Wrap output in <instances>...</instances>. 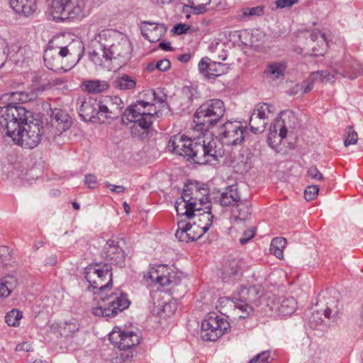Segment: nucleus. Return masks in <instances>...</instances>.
Returning a JSON list of instances; mask_svg holds the SVG:
<instances>
[{"label":"nucleus","mask_w":363,"mask_h":363,"mask_svg":"<svg viewBox=\"0 0 363 363\" xmlns=\"http://www.w3.org/2000/svg\"><path fill=\"white\" fill-rule=\"evenodd\" d=\"M167 147L172 152L200 164H216L224 154L221 145L210 132H200L191 138L174 135L170 138Z\"/></svg>","instance_id":"nucleus-1"},{"label":"nucleus","mask_w":363,"mask_h":363,"mask_svg":"<svg viewBox=\"0 0 363 363\" xmlns=\"http://www.w3.org/2000/svg\"><path fill=\"white\" fill-rule=\"evenodd\" d=\"M89 57L96 65H101L103 60H118L125 63L130 58L131 45L127 38L111 30H104L90 42Z\"/></svg>","instance_id":"nucleus-2"},{"label":"nucleus","mask_w":363,"mask_h":363,"mask_svg":"<svg viewBox=\"0 0 363 363\" xmlns=\"http://www.w3.org/2000/svg\"><path fill=\"white\" fill-rule=\"evenodd\" d=\"M225 108L223 101L213 99L202 104L194 113L195 132H209L224 116Z\"/></svg>","instance_id":"nucleus-3"},{"label":"nucleus","mask_w":363,"mask_h":363,"mask_svg":"<svg viewBox=\"0 0 363 363\" xmlns=\"http://www.w3.org/2000/svg\"><path fill=\"white\" fill-rule=\"evenodd\" d=\"M33 113L21 106L9 103L0 107V125L6 130L8 136H13V133L33 119Z\"/></svg>","instance_id":"nucleus-4"},{"label":"nucleus","mask_w":363,"mask_h":363,"mask_svg":"<svg viewBox=\"0 0 363 363\" xmlns=\"http://www.w3.org/2000/svg\"><path fill=\"white\" fill-rule=\"evenodd\" d=\"M69 48L70 45L58 46L55 40H50L44 52L45 65L56 72H65L69 70L72 67V64L69 63V60L72 55Z\"/></svg>","instance_id":"nucleus-5"},{"label":"nucleus","mask_w":363,"mask_h":363,"mask_svg":"<svg viewBox=\"0 0 363 363\" xmlns=\"http://www.w3.org/2000/svg\"><path fill=\"white\" fill-rule=\"evenodd\" d=\"M44 129L42 122L38 119H31L23 126L13 133V136H9L16 144L27 149H33L38 146L42 140Z\"/></svg>","instance_id":"nucleus-6"},{"label":"nucleus","mask_w":363,"mask_h":363,"mask_svg":"<svg viewBox=\"0 0 363 363\" xmlns=\"http://www.w3.org/2000/svg\"><path fill=\"white\" fill-rule=\"evenodd\" d=\"M101 299L99 306L93 308V313L96 316L114 317L130 303L127 294L123 292L112 293Z\"/></svg>","instance_id":"nucleus-7"},{"label":"nucleus","mask_w":363,"mask_h":363,"mask_svg":"<svg viewBox=\"0 0 363 363\" xmlns=\"http://www.w3.org/2000/svg\"><path fill=\"white\" fill-rule=\"evenodd\" d=\"M264 295V288L260 284L247 286L242 285L233 293V298L238 301V308L247 315L251 313L254 306H259Z\"/></svg>","instance_id":"nucleus-8"},{"label":"nucleus","mask_w":363,"mask_h":363,"mask_svg":"<svg viewBox=\"0 0 363 363\" xmlns=\"http://www.w3.org/2000/svg\"><path fill=\"white\" fill-rule=\"evenodd\" d=\"M112 267L109 264L95 263L85 269V279L89 287L102 293L112 285Z\"/></svg>","instance_id":"nucleus-9"},{"label":"nucleus","mask_w":363,"mask_h":363,"mask_svg":"<svg viewBox=\"0 0 363 363\" xmlns=\"http://www.w3.org/2000/svg\"><path fill=\"white\" fill-rule=\"evenodd\" d=\"M229 328L230 324L225 318L211 313L201 323V337L204 341H216Z\"/></svg>","instance_id":"nucleus-10"},{"label":"nucleus","mask_w":363,"mask_h":363,"mask_svg":"<svg viewBox=\"0 0 363 363\" xmlns=\"http://www.w3.org/2000/svg\"><path fill=\"white\" fill-rule=\"evenodd\" d=\"M246 128L239 121H228L220 125L218 130V138H215L223 146L240 145L245 139ZM223 149V147H222Z\"/></svg>","instance_id":"nucleus-11"},{"label":"nucleus","mask_w":363,"mask_h":363,"mask_svg":"<svg viewBox=\"0 0 363 363\" xmlns=\"http://www.w3.org/2000/svg\"><path fill=\"white\" fill-rule=\"evenodd\" d=\"M157 114L153 104L144 101H138L128 106L123 113L122 121L143 119L152 121L154 115Z\"/></svg>","instance_id":"nucleus-12"},{"label":"nucleus","mask_w":363,"mask_h":363,"mask_svg":"<svg viewBox=\"0 0 363 363\" xmlns=\"http://www.w3.org/2000/svg\"><path fill=\"white\" fill-rule=\"evenodd\" d=\"M121 243L118 238L109 239L104 247L102 256L111 264L123 267L125 264L126 254Z\"/></svg>","instance_id":"nucleus-13"},{"label":"nucleus","mask_w":363,"mask_h":363,"mask_svg":"<svg viewBox=\"0 0 363 363\" xmlns=\"http://www.w3.org/2000/svg\"><path fill=\"white\" fill-rule=\"evenodd\" d=\"M109 340L121 350H128L139 345L141 337L138 333L133 331L114 329L109 334Z\"/></svg>","instance_id":"nucleus-14"},{"label":"nucleus","mask_w":363,"mask_h":363,"mask_svg":"<svg viewBox=\"0 0 363 363\" xmlns=\"http://www.w3.org/2000/svg\"><path fill=\"white\" fill-rule=\"evenodd\" d=\"M177 227L175 236L181 242L194 241L204 234V231L201 230V227H198L194 223L191 224L186 220H178Z\"/></svg>","instance_id":"nucleus-15"},{"label":"nucleus","mask_w":363,"mask_h":363,"mask_svg":"<svg viewBox=\"0 0 363 363\" xmlns=\"http://www.w3.org/2000/svg\"><path fill=\"white\" fill-rule=\"evenodd\" d=\"M77 104L79 116L85 121L97 122L99 101L90 96H80L77 99Z\"/></svg>","instance_id":"nucleus-16"},{"label":"nucleus","mask_w":363,"mask_h":363,"mask_svg":"<svg viewBox=\"0 0 363 363\" xmlns=\"http://www.w3.org/2000/svg\"><path fill=\"white\" fill-rule=\"evenodd\" d=\"M357 66V62L350 56L342 64L335 63L328 70L334 74L335 79L338 77L354 79L358 76Z\"/></svg>","instance_id":"nucleus-17"},{"label":"nucleus","mask_w":363,"mask_h":363,"mask_svg":"<svg viewBox=\"0 0 363 363\" xmlns=\"http://www.w3.org/2000/svg\"><path fill=\"white\" fill-rule=\"evenodd\" d=\"M185 197L187 198L191 203H195V210L197 212L201 211L202 206L206 204L208 199V190L206 188H201L197 184H190L185 185L184 189Z\"/></svg>","instance_id":"nucleus-18"},{"label":"nucleus","mask_w":363,"mask_h":363,"mask_svg":"<svg viewBox=\"0 0 363 363\" xmlns=\"http://www.w3.org/2000/svg\"><path fill=\"white\" fill-rule=\"evenodd\" d=\"M140 28L142 35L151 43L159 41L167 31L164 24L150 21H143Z\"/></svg>","instance_id":"nucleus-19"},{"label":"nucleus","mask_w":363,"mask_h":363,"mask_svg":"<svg viewBox=\"0 0 363 363\" xmlns=\"http://www.w3.org/2000/svg\"><path fill=\"white\" fill-rule=\"evenodd\" d=\"M91 8V0H71L67 19L80 21L90 14Z\"/></svg>","instance_id":"nucleus-20"},{"label":"nucleus","mask_w":363,"mask_h":363,"mask_svg":"<svg viewBox=\"0 0 363 363\" xmlns=\"http://www.w3.org/2000/svg\"><path fill=\"white\" fill-rule=\"evenodd\" d=\"M199 69L203 75L210 78L223 74L225 72V65L206 57L200 60Z\"/></svg>","instance_id":"nucleus-21"},{"label":"nucleus","mask_w":363,"mask_h":363,"mask_svg":"<svg viewBox=\"0 0 363 363\" xmlns=\"http://www.w3.org/2000/svg\"><path fill=\"white\" fill-rule=\"evenodd\" d=\"M10 7L17 15L30 17L37 11V0H9Z\"/></svg>","instance_id":"nucleus-22"},{"label":"nucleus","mask_w":363,"mask_h":363,"mask_svg":"<svg viewBox=\"0 0 363 363\" xmlns=\"http://www.w3.org/2000/svg\"><path fill=\"white\" fill-rule=\"evenodd\" d=\"M171 268L165 264L158 265L156 268H152L150 272L144 275L146 280L150 279L152 281L161 285L168 286V276Z\"/></svg>","instance_id":"nucleus-23"},{"label":"nucleus","mask_w":363,"mask_h":363,"mask_svg":"<svg viewBox=\"0 0 363 363\" xmlns=\"http://www.w3.org/2000/svg\"><path fill=\"white\" fill-rule=\"evenodd\" d=\"M53 18L65 21L67 19L71 0H47Z\"/></svg>","instance_id":"nucleus-24"},{"label":"nucleus","mask_w":363,"mask_h":363,"mask_svg":"<svg viewBox=\"0 0 363 363\" xmlns=\"http://www.w3.org/2000/svg\"><path fill=\"white\" fill-rule=\"evenodd\" d=\"M310 39L312 42L311 45L312 52L314 56L323 55L328 47V40L325 33H322L318 30H314L310 33Z\"/></svg>","instance_id":"nucleus-25"},{"label":"nucleus","mask_w":363,"mask_h":363,"mask_svg":"<svg viewBox=\"0 0 363 363\" xmlns=\"http://www.w3.org/2000/svg\"><path fill=\"white\" fill-rule=\"evenodd\" d=\"M175 209L178 216L182 217L185 216L184 220H190L196 215L195 203H191L189 200L185 197V194L183 192L182 196L178 199L175 202Z\"/></svg>","instance_id":"nucleus-26"},{"label":"nucleus","mask_w":363,"mask_h":363,"mask_svg":"<svg viewBox=\"0 0 363 363\" xmlns=\"http://www.w3.org/2000/svg\"><path fill=\"white\" fill-rule=\"evenodd\" d=\"M143 121V119H137L133 121H128L129 122H133V124L130 127V133L131 135L133 138L143 140L147 137L148 132L152 126V121L147 120Z\"/></svg>","instance_id":"nucleus-27"},{"label":"nucleus","mask_w":363,"mask_h":363,"mask_svg":"<svg viewBox=\"0 0 363 363\" xmlns=\"http://www.w3.org/2000/svg\"><path fill=\"white\" fill-rule=\"evenodd\" d=\"M310 80L311 82H308L304 86V94H306L313 89L314 82H320L322 83H333L335 82V76L328 70L317 71L312 72L310 74Z\"/></svg>","instance_id":"nucleus-28"},{"label":"nucleus","mask_w":363,"mask_h":363,"mask_svg":"<svg viewBox=\"0 0 363 363\" xmlns=\"http://www.w3.org/2000/svg\"><path fill=\"white\" fill-rule=\"evenodd\" d=\"M205 209L206 211L203 209V211L202 213L201 211L196 212V215H194L192 218L195 219L194 223L198 225V227H201V230L204 231V233H206L211 226L214 218L209 206H206Z\"/></svg>","instance_id":"nucleus-29"},{"label":"nucleus","mask_w":363,"mask_h":363,"mask_svg":"<svg viewBox=\"0 0 363 363\" xmlns=\"http://www.w3.org/2000/svg\"><path fill=\"white\" fill-rule=\"evenodd\" d=\"M286 68L287 64L285 61L273 62L267 65L264 74L272 80L283 79Z\"/></svg>","instance_id":"nucleus-30"},{"label":"nucleus","mask_w":363,"mask_h":363,"mask_svg":"<svg viewBox=\"0 0 363 363\" xmlns=\"http://www.w3.org/2000/svg\"><path fill=\"white\" fill-rule=\"evenodd\" d=\"M265 7L259 5L255 7H242L239 9L235 18L240 21H249L255 17H260L264 15Z\"/></svg>","instance_id":"nucleus-31"},{"label":"nucleus","mask_w":363,"mask_h":363,"mask_svg":"<svg viewBox=\"0 0 363 363\" xmlns=\"http://www.w3.org/2000/svg\"><path fill=\"white\" fill-rule=\"evenodd\" d=\"M240 199L237 188L235 186H229L220 194L219 203L222 206H229L238 203Z\"/></svg>","instance_id":"nucleus-32"},{"label":"nucleus","mask_w":363,"mask_h":363,"mask_svg":"<svg viewBox=\"0 0 363 363\" xmlns=\"http://www.w3.org/2000/svg\"><path fill=\"white\" fill-rule=\"evenodd\" d=\"M112 85L120 90L133 89L136 86V79L128 74H123L114 79Z\"/></svg>","instance_id":"nucleus-33"},{"label":"nucleus","mask_w":363,"mask_h":363,"mask_svg":"<svg viewBox=\"0 0 363 363\" xmlns=\"http://www.w3.org/2000/svg\"><path fill=\"white\" fill-rule=\"evenodd\" d=\"M17 279L11 275L0 279V297H8L12 290L17 286Z\"/></svg>","instance_id":"nucleus-34"},{"label":"nucleus","mask_w":363,"mask_h":363,"mask_svg":"<svg viewBox=\"0 0 363 363\" xmlns=\"http://www.w3.org/2000/svg\"><path fill=\"white\" fill-rule=\"evenodd\" d=\"M104 100L112 111L111 117L117 118L121 114L124 106V104L121 99L117 96H106L104 98Z\"/></svg>","instance_id":"nucleus-35"},{"label":"nucleus","mask_w":363,"mask_h":363,"mask_svg":"<svg viewBox=\"0 0 363 363\" xmlns=\"http://www.w3.org/2000/svg\"><path fill=\"white\" fill-rule=\"evenodd\" d=\"M84 89L89 93H101L108 88V84L106 81L90 80L85 81L82 84Z\"/></svg>","instance_id":"nucleus-36"},{"label":"nucleus","mask_w":363,"mask_h":363,"mask_svg":"<svg viewBox=\"0 0 363 363\" xmlns=\"http://www.w3.org/2000/svg\"><path fill=\"white\" fill-rule=\"evenodd\" d=\"M297 303L293 297L284 298L280 303L278 312L281 315L292 314L296 308Z\"/></svg>","instance_id":"nucleus-37"},{"label":"nucleus","mask_w":363,"mask_h":363,"mask_svg":"<svg viewBox=\"0 0 363 363\" xmlns=\"http://www.w3.org/2000/svg\"><path fill=\"white\" fill-rule=\"evenodd\" d=\"M286 244V240L284 238L277 237L272 239L270 245V253L275 255L277 258L283 257V250Z\"/></svg>","instance_id":"nucleus-38"},{"label":"nucleus","mask_w":363,"mask_h":363,"mask_svg":"<svg viewBox=\"0 0 363 363\" xmlns=\"http://www.w3.org/2000/svg\"><path fill=\"white\" fill-rule=\"evenodd\" d=\"M250 207L246 203H238L233 210L235 220H245L250 215Z\"/></svg>","instance_id":"nucleus-39"},{"label":"nucleus","mask_w":363,"mask_h":363,"mask_svg":"<svg viewBox=\"0 0 363 363\" xmlns=\"http://www.w3.org/2000/svg\"><path fill=\"white\" fill-rule=\"evenodd\" d=\"M11 102L26 103L35 100L37 93L33 91H16L11 94Z\"/></svg>","instance_id":"nucleus-40"},{"label":"nucleus","mask_w":363,"mask_h":363,"mask_svg":"<svg viewBox=\"0 0 363 363\" xmlns=\"http://www.w3.org/2000/svg\"><path fill=\"white\" fill-rule=\"evenodd\" d=\"M51 122H56L58 124H63L62 128L65 130L71 123L69 116L60 109H55L51 115Z\"/></svg>","instance_id":"nucleus-41"},{"label":"nucleus","mask_w":363,"mask_h":363,"mask_svg":"<svg viewBox=\"0 0 363 363\" xmlns=\"http://www.w3.org/2000/svg\"><path fill=\"white\" fill-rule=\"evenodd\" d=\"M112 111L110 109V107L107 104H106V101L104 99L101 101H99V109H98V115H97V122L104 123V119H116L115 118H112Z\"/></svg>","instance_id":"nucleus-42"},{"label":"nucleus","mask_w":363,"mask_h":363,"mask_svg":"<svg viewBox=\"0 0 363 363\" xmlns=\"http://www.w3.org/2000/svg\"><path fill=\"white\" fill-rule=\"evenodd\" d=\"M269 132L279 133L278 138H280L279 141H281L286 138L287 133L285 119L279 120L273 125H271Z\"/></svg>","instance_id":"nucleus-43"},{"label":"nucleus","mask_w":363,"mask_h":363,"mask_svg":"<svg viewBox=\"0 0 363 363\" xmlns=\"http://www.w3.org/2000/svg\"><path fill=\"white\" fill-rule=\"evenodd\" d=\"M22 312L18 309H13L9 311L5 315V321L12 327H16L19 325L20 320L22 318Z\"/></svg>","instance_id":"nucleus-44"},{"label":"nucleus","mask_w":363,"mask_h":363,"mask_svg":"<svg viewBox=\"0 0 363 363\" xmlns=\"http://www.w3.org/2000/svg\"><path fill=\"white\" fill-rule=\"evenodd\" d=\"M271 106L267 104H257L251 116H257L258 118L264 119V121H267V118H268L267 113L272 112Z\"/></svg>","instance_id":"nucleus-45"},{"label":"nucleus","mask_w":363,"mask_h":363,"mask_svg":"<svg viewBox=\"0 0 363 363\" xmlns=\"http://www.w3.org/2000/svg\"><path fill=\"white\" fill-rule=\"evenodd\" d=\"M238 304V301L233 298V296L231 298L228 297H220L218 301L216 308H218L221 313L224 314L226 312L225 308L234 307L238 308V306H235Z\"/></svg>","instance_id":"nucleus-46"},{"label":"nucleus","mask_w":363,"mask_h":363,"mask_svg":"<svg viewBox=\"0 0 363 363\" xmlns=\"http://www.w3.org/2000/svg\"><path fill=\"white\" fill-rule=\"evenodd\" d=\"M249 124L252 131L257 134L264 130L267 121H264V119L258 118L257 116H251Z\"/></svg>","instance_id":"nucleus-47"},{"label":"nucleus","mask_w":363,"mask_h":363,"mask_svg":"<svg viewBox=\"0 0 363 363\" xmlns=\"http://www.w3.org/2000/svg\"><path fill=\"white\" fill-rule=\"evenodd\" d=\"M207 0H189L190 7L196 14H201L208 11Z\"/></svg>","instance_id":"nucleus-48"},{"label":"nucleus","mask_w":363,"mask_h":363,"mask_svg":"<svg viewBox=\"0 0 363 363\" xmlns=\"http://www.w3.org/2000/svg\"><path fill=\"white\" fill-rule=\"evenodd\" d=\"M11 260L10 248L6 246H0V269L9 264Z\"/></svg>","instance_id":"nucleus-49"},{"label":"nucleus","mask_w":363,"mask_h":363,"mask_svg":"<svg viewBox=\"0 0 363 363\" xmlns=\"http://www.w3.org/2000/svg\"><path fill=\"white\" fill-rule=\"evenodd\" d=\"M240 269L239 262L237 260L230 261L228 264L224 267L223 274L226 276H234L236 275Z\"/></svg>","instance_id":"nucleus-50"},{"label":"nucleus","mask_w":363,"mask_h":363,"mask_svg":"<svg viewBox=\"0 0 363 363\" xmlns=\"http://www.w3.org/2000/svg\"><path fill=\"white\" fill-rule=\"evenodd\" d=\"M206 3L208 11H222L224 10L226 6L225 0H207Z\"/></svg>","instance_id":"nucleus-51"},{"label":"nucleus","mask_w":363,"mask_h":363,"mask_svg":"<svg viewBox=\"0 0 363 363\" xmlns=\"http://www.w3.org/2000/svg\"><path fill=\"white\" fill-rule=\"evenodd\" d=\"M78 329V325L76 323L65 322L64 326L60 328V333L67 337L77 331Z\"/></svg>","instance_id":"nucleus-52"},{"label":"nucleus","mask_w":363,"mask_h":363,"mask_svg":"<svg viewBox=\"0 0 363 363\" xmlns=\"http://www.w3.org/2000/svg\"><path fill=\"white\" fill-rule=\"evenodd\" d=\"M319 191V188L316 185L308 186L305 191L304 196L307 201H311L316 198Z\"/></svg>","instance_id":"nucleus-53"},{"label":"nucleus","mask_w":363,"mask_h":363,"mask_svg":"<svg viewBox=\"0 0 363 363\" xmlns=\"http://www.w3.org/2000/svg\"><path fill=\"white\" fill-rule=\"evenodd\" d=\"M269 358V352L264 351L258 354L252 358L249 363H270L268 359Z\"/></svg>","instance_id":"nucleus-54"},{"label":"nucleus","mask_w":363,"mask_h":363,"mask_svg":"<svg viewBox=\"0 0 363 363\" xmlns=\"http://www.w3.org/2000/svg\"><path fill=\"white\" fill-rule=\"evenodd\" d=\"M255 235V228H250V229L243 232L242 236L240 238V243L241 245H245L248 241L253 238Z\"/></svg>","instance_id":"nucleus-55"},{"label":"nucleus","mask_w":363,"mask_h":363,"mask_svg":"<svg viewBox=\"0 0 363 363\" xmlns=\"http://www.w3.org/2000/svg\"><path fill=\"white\" fill-rule=\"evenodd\" d=\"M357 140V133L354 130H353L352 127H350L349 130L347 132V136L345 140V145L348 146L350 145L356 144Z\"/></svg>","instance_id":"nucleus-56"},{"label":"nucleus","mask_w":363,"mask_h":363,"mask_svg":"<svg viewBox=\"0 0 363 363\" xmlns=\"http://www.w3.org/2000/svg\"><path fill=\"white\" fill-rule=\"evenodd\" d=\"M307 175L312 179L322 181L323 176L315 166H311L307 171Z\"/></svg>","instance_id":"nucleus-57"},{"label":"nucleus","mask_w":363,"mask_h":363,"mask_svg":"<svg viewBox=\"0 0 363 363\" xmlns=\"http://www.w3.org/2000/svg\"><path fill=\"white\" fill-rule=\"evenodd\" d=\"M167 279H169L167 281L168 286H172V287L177 286L181 281V276L172 269Z\"/></svg>","instance_id":"nucleus-58"},{"label":"nucleus","mask_w":363,"mask_h":363,"mask_svg":"<svg viewBox=\"0 0 363 363\" xmlns=\"http://www.w3.org/2000/svg\"><path fill=\"white\" fill-rule=\"evenodd\" d=\"M339 313L337 307L334 306H328L324 311V315L325 318L330 319L335 318Z\"/></svg>","instance_id":"nucleus-59"},{"label":"nucleus","mask_w":363,"mask_h":363,"mask_svg":"<svg viewBox=\"0 0 363 363\" xmlns=\"http://www.w3.org/2000/svg\"><path fill=\"white\" fill-rule=\"evenodd\" d=\"M298 3V0H277L275 5L278 9L291 8Z\"/></svg>","instance_id":"nucleus-60"},{"label":"nucleus","mask_w":363,"mask_h":363,"mask_svg":"<svg viewBox=\"0 0 363 363\" xmlns=\"http://www.w3.org/2000/svg\"><path fill=\"white\" fill-rule=\"evenodd\" d=\"M279 133H269L268 134V143L269 145L274 148L281 143V141H279V138H278Z\"/></svg>","instance_id":"nucleus-61"},{"label":"nucleus","mask_w":363,"mask_h":363,"mask_svg":"<svg viewBox=\"0 0 363 363\" xmlns=\"http://www.w3.org/2000/svg\"><path fill=\"white\" fill-rule=\"evenodd\" d=\"M170 62L167 59L161 60L155 63L156 69L162 72L167 71L170 67Z\"/></svg>","instance_id":"nucleus-62"},{"label":"nucleus","mask_w":363,"mask_h":363,"mask_svg":"<svg viewBox=\"0 0 363 363\" xmlns=\"http://www.w3.org/2000/svg\"><path fill=\"white\" fill-rule=\"evenodd\" d=\"M85 183L89 188L94 189L96 186L97 180L94 174H87L85 177Z\"/></svg>","instance_id":"nucleus-63"},{"label":"nucleus","mask_w":363,"mask_h":363,"mask_svg":"<svg viewBox=\"0 0 363 363\" xmlns=\"http://www.w3.org/2000/svg\"><path fill=\"white\" fill-rule=\"evenodd\" d=\"M189 29V26H188L186 24H177L175 26H174L173 30L174 33L177 35H182L186 33V31Z\"/></svg>","instance_id":"nucleus-64"}]
</instances>
